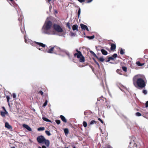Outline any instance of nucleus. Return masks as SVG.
<instances>
[{"instance_id":"63","label":"nucleus","mask_w":148,"mask_h":148,"mask_svg":"<svg viewBox=\"0 0 148 148\" xmlns=\"http://www.w3.org/2000/svg\"><path fill=\"white\" fill-rule=\"evenodd\" d=\"M11 148H15L14 147H12Z\"/></svg>"},{"instance_id":"43","label":"nucleus","mask_w":148,"mask_h":148,"mask_svg":"<svg viewBox=\"0 0 148 148\" xmlns=\"http://www.w3.org/2000/svg\"><path fill=\"white\" fill-rule=\"evenodd\" d=\"M143 92L145 95L147 93V90H143Z\"/></svg>"},{"instance_id":"23","label":"nucleus","mask_w":148,"mask_h":148,"mask_svg":"<svg viewBox=\"0 0 148 148\" xmlns=\"http://www.w3.org/2000/svg\"><path fill=\"white\" fill-rule=\"evenodd\" d=\"M97 123V122L94 120H92L91 121V122L89 123V125H91L94 124V123L96 124Z\"/></svg>"},{"instance_id":"3","label":"nucleus","mask_w":148,"mask_h":148,"mask_svg":"<svg viewBox=\"0 0 148 148\" xmlns=\"http://www.w3.org/2000/svg\"><path fill=\"white\" fill-rule=\"evenodd\" d=\"M52 23L51 21H46L43 26L45 33L50 34L51 32L49 31V30L51 29L52 26Z\"/></svg>"},{"instance_id":"30","label":"nucleus","mask_w":148,"mask_h":148,"mask_svg":"<svg viewBox=\"0 0 148 148\" xmlns=\"http://www.w3.org/2000/svg\"><path fill=\"white\" fill-rule=\"evenodd\" d=\"M86 37L88 38L89 39L91 40L94 38L95 36L94 35H93L91 36H87Z\"/></svg>"},{"instance_id":"2","label":"nucleus","mask_w":148,"mask_h":148,"mask_svg":"<svg viewBox=\"0 0 148 148\" xmlns=\"http://www.w3.org/2000/svg\"><path fill=\"white\" fill-rule=\"evenodd\" d=\"M36 139L37 142L39 143H44L47 147H48L49 145V140L46 139L45 137L42 135L38 136Z\"/></svg>"},{"instance_id":"8","label":"nucleus","mask_w":148,"mask_h":148,"mask_svg":"<svg viewBox=\"0 0 148 148\" xmlns=\"http://www.w3.org/2000/svg\"><path fill=\"white\" fill-rule=\"evenodd\" d=\"M18 20L19 21V23L21 24H22V23L23 18V17L21 13H20L18 15Z\"/></svg>"},{"instance_id":"60","label":"nucleus","mask_w":148,"mask_h":148,"mask_svg":"<svg viewBox=\"0 0 148 148\" xmlns=\"http://www.w3.org/2000/svg\"><path fill=\"white\" fill-rule=\"evenodd\" d=\"M51 0H48V1L49 2H50Z\"/></svg>"},{"instance_id":"51","label":"nucleus","mask_w":148,"mask_h":148,"mask_svg":"<svg viewBox=\"0 0 148 148\" xmlns=\"http://www.w3.org/2000/svg\"><path fill=\"white\" fill-rule=\"evenodd\" d=\"M78 1L81 3L84 2L85 1L84 0H78Z\"/></svg>"},{"instance_id":"24","label":"nucleus","mask_w":148,"mask_h":148,"mask_svg":"<svg viewBox=\"0 0 148 148\" xmlns=\"http://www.w3.org/2000/svg\"><path fill=\"white\" fill-rule=\"evenodd\" d=\"M42 119L44 121H45L47 122H51V121L50 120H49L47 118L45 117H43L42 118Z\"/></svg>"},{"instance_id":"49","label":"nucleus","mask_w":148,"mask_h":148,"mask_svg":"<svg viewBox=\"0 0 148 148\" xmlns=\"http://www.w3.org/2000/svg\"><path fill=\"white\" fill-rule=\"evenodd\" d=\"M92 0H88V1H86V3H90L91 2Z\"/></svg>"},{"instance_id":"33","label":"nucleus","mask_w":148,"mask_h":148,"mask_svg":"<svg viewBox=\"0 0 148 148\" xmlns=\"http://www.w3.org/2000/svg\"><path fill=\"white\" fill-rule=\"evenodd\" d=\"M125 52L124 51V50L122 49H121L120 51V53L121 55H123L124 54Z\"/></svg>"},{"instance_id":"36","label":"nucleus","mask_w":148,"mask_h":148,"mask_svg":"<svg viewBox=\"0 0 148 148\" xmlns=\"http://www.w3.org/2000/svg\"><path fill=\"white\" fill-rule=\"evenodd\" d=\"M38 94H40L42 96L43 94V92L41 90H40L38 92Z\"/></svg>"},{"instance_id":"20","label":"nucleus","mask_w":148,"mask_h":148,"mask_svg":"<svg viewBox=\"0 0 148 148\" xmlns=\"http://www.w3.org/2000/svg\"><path fill=\"white\" fill-rule=\"evenodd\" d=\"M80 26L82 29L84 30H85V28H86V27H87V26L82 24H80Z\"/></svg>"},{"instance_id":"46","label":"nucleus","mask_w":148,"mask_h":148,"mask_svg":"<svg viewBox=\"0 0 148 148\" xmlns=\"http://www.w3.org/2000/svg\"><path fill=\"white\" fill-rule=\"evenodd\" d=\"M66 54L68 56V57H69V58H71L70 56V54L69 53H67V52H66Z\"/></svg>"},{"instance_id":"59","label":"nucleus","mask_w":148,"mask_h":148,"mask_svg":"<svg viewBox=\"0 0 148 148\" xmlns=\"http://www.w3.org/2000/svg\"><path fill=\"white\" fill-rule=\"evenodd\" d=\"M107 148H112L110 146H108L107 147Z\"/></svg>"},{"instance_id":"22","label":"nucleus","mask_w":148,"mask_h":148,"mask_svg":"<svg viewBox=\"0 0 148 148\" xmlns=\"http://www.w3.org/2000/svg\"><path fill=\"white\" fill-rule=\"evenodd\" d=\"M21 30L23 34H24V33H25V30L24 26H23L22 27L21 26Z\"/></svg>"},{"instance_id":"38","label":"nucleus","mask_w":148,"mask_h":148,"mask_svg":"<svg viewBox=\"0 0 148 148\" xmlns=\"http://www.w3.org/2000/svg\"><path fill=\"white\" fill-rule=\"evenodd\" d=\"M136 116H140L141 115V114L139 112H137L136 113Z\"/></svg>"},{"instance_id":"42","label":"nucleus","mask_w":148,"mask_h":148,"mask_svg":"<svg viewBox=\"0 0 148 148\" xmlns=\"http://www.w3.org/2000/svg\"><path fill=\"white\" fill-rule=\"evenodd\" d=\"M12 96L15 99L16 98V95L15 93H13Z\"/></svg>"},{"instance_id":"5","label":"nucleus","mask_w":148,"mask_h":148,"mask_svg":"<svg viewBox=\"0 0 148 148\" xmlns=\"http://www.w3.org/2000/svg\"><path fill=\"white\" fill-rule=\"evenodd\" d=\"M54 53L55 54H57L58 53L63 51V50L59 47L56 46H54Z\"/></svg>"},{"instance_id":"9","label":"nucleus","mask_w":148,"mask_h":148,"mask_svg":"<svg viewBox=\"0 0 148 148\" xmlns=\"http://www.w3.org/2000/svg\"><path fill=\"white\" fill-rule=\"evenodd\" d=\"M82 54L81 52L80 51H77V53H75L74 55V56L77 57V58H79L81 56H82Z\"/></svg>"},{"instance_id":"58","label":"nucleus","mask_w":148,"mask_h":148,"mask_svg":"<svg viewBox=\"0 0 148 148\" xmlns=\"http://www.w3.org/2000/svg\"><path fill=\"white\" fill-rule=\"evenodd\" d=\"M68 28H69V29H71V26H69V27H68Z\"/></svg>"},{"instance_id":"28","label":"nucleus","mask_w":148,"mask_h":148,"mask_svg":"<svg viewBox=\"0 0 148 148\" xmlns=\"http://www.w3.org/2000/svg\"><path fill=\"white\" fill-rule=\"evenodd\" d=\"M69 35L71 36H74L75 35V34L71 32L69 33Z\"/></svg>"},{"instance_id":"11","label":"nucleus","mask_w":148,"mask_h":148,"mask_svg":"<svg viewBox=\"0 0 148 148\" xmlns=\"http://www.w3.org/2000/svg\"><path fill=\"white\" fill-rule=\"evenodd\" d=\"M23 126L28 131H32V130L31 128L27 125L26 124H23Z\"/></svg>"},{"instance_id":"1","label":"nucleus","mask_w":148,"mask_h":148,"mask_svg":"<svg viewBox=\"0 0 148 148\" xmlns=\"http://www.w3.org/2000/svg\"><path fill=\"white\" fill-rule=\"evenodd\" d=\"M133 82L135 87H138L141 88L145 87L146 84V82H145L144 78L139 77L138 75H135L133 77Z\"/></svg>"},{"instance_id":"7","label":"nucleus","mask_w":148,"mask_h":148,"mask_svg":"<svg viewBox=\"0 0 148 148\" xmlns=\"http://www.w3.org/2000/svg\"><path fill=\"white\" fill-rule=\"evenodd\" d=\"M117 57V55L116 53L114 54L112 56H111L109 57L108 58V59L107 60H106V62H109L110 60H114V58H116Z\"/></svg>"},{"instance_id":"19","label":"nucleus","mask_w":148,"mask_h":148,"mask_svg":"<svg viewBox=\"0 0 148 148\" xmlns=\"http://www.w3.org/2000/svg\"><path fill=\"white\" fill-rule=\"evenodd\" d=\"M90 52L94 57L96 58L97 59H98V57L97 56L94 52L92 51H90Z\"/></svg>"},{"instance_id":"21","label":"nucleus","mask_w":148,"mask_h":148,"mask_svg":"<svg viewBox=\"0 0 148 148\" xmlns=\"http://www.w3.org/2000/svg\"><path fill=\"white\" fill-rule=\"evenodd\" d=\"M136 64L138 66H142L144 64V63H141L139 61H137L136 62Z\"/></svg>"},{"instance_id":"56","label":"nucleus","mask_w":148,"mask_h":148,"mask_svg":"<svg viewBox=\"0 0 148 148\" xmlns=\"http://www.w3.org/2000/svg\"><path fill=\"white\" fill-rule=\"evenodd\" d=\"M144 57H145V58H147V56H145Z\"/></svg>"},{"instance_id":"54","label":"nucleus","mask_w":148,"mask_h":148,"mask_svg":"<svg viewBox=\"0 0 148 148\" xmlns=\"http://www.w3.org/2000/svg\"><path fill=\"white\" fill-rule=\"evenodd\" d=\"M86 29V30H87V31H89V29H88V28L87 27H87H86V28H85V30Z\"/></svg>"},{"instance_id":"26","label":"nucleus","mask_w":148,"mask_h":148,"mask_svg":"<svg viewBox=\"0 0 148 148\" xmlns=\"http://www.w3.org/2000/svg\"><path fill=\"white\" fill-rule=\"evenodd\" d=\"M80 13H81V9L79 8V10H78V13H77L78 18H79V16H80Z\"/></svg>"},{"instance_id":"52","label":"nucleus","mask_w":148,"mask_h":148,"mask_svg":"<svg viewBox=\"0 0 148 148\" xmlns=\"http://www.w3.org/2000/svg\"><path fill=\"white\" fill-rule=\"evenodd\" d=\"M5 134L7 135V136H8V135H9V132H5Z\"/></svg>"},{"instance_id":"25","label":"nucleus","mask_w":148,"mask_h":148,"mask_svg":"<svg viewBox=\"0 0 148 148\" xmlns=\"http://www.w3.org/2000/svg\"><path fill=\"white\" fill-rule=\"evenodd\" d=\"M45 128L44 127H40L38 128L37 130L38 131H43L45 130Z\"/></svg>"},{"instance_id":"37","label":"nucleus","mask_w":148,"mask_h":148,"mask_svg":"<svg viewBox=\"0 0 148 148\" xmlns=\"http://www.w3.org/2000/svg\"><path fill=\"white\" fill-rule=\"evenodd\" d=\"M47 100H46L45 102L43 104V106L45 107L47 104Z\"/></svg>"},{"instance_id":"50","label":"nucleus","mask_w":148,"mask_h":148,"mask_svg":"<svg viewBox=\"0 0 148 148\" xmlns=\"http://www.w3.org/2000/svg\"><path fill=\"white\" fill-rule=\"evenodd\" d=\"M66 26L68 27H69L70 26V23L69 22H68L66 23Z\"/></svg>"},{"instance_id":"15","label":"nucleus","mask_w":148,"mask_h":148,"mask_svg":"<svg viewBox=\"0 0 148 148\" xmlns=\"http://www.w3.org/2000/svg\"><path fill=\"white\" fill-rule=\"evenodd\" d=\"M79 61L81 62H85V59L84 57L82 55V56H81L80 58Z\"/></svg>"},{"instance_id":"61","label":"nucleus","mask_w":148,"mask_h":148,"mask_svg":"<svg viewBox=\"0 0 148 148\" xmlns=\"http://www.w3.org/2000/svg\"><path fill=\"white\" fill-rule=\"evenodd\" d=\"M76 51L77 52V51H78L77 49L76 50Z\"/></svg>"},{"instance_id":"31","label":"nucleus","mask_w":148,"mask_h":148,"mask_svg":"<svg viewBox=\"0 0 148 148\" xmlns=\"http://www.w3.org/2000/svg\"><path fill=\"white\" fill-rule=\"evenodd\" d=\"M122 69L124 71L126 72L127 71V68L125 66H122Z\"/></svg>"},{"instance_id":"27","label":"nucleus","mask_w":148,"mask_h":148,"mask_svg":"<svg viewBox=\"0 0 148 148\" xmlns=\"http://www.w3.org/2000/svg\"><path fill=\"white\" fill-rule=\"evenodd\" d=\"M83 125L84 127H86L87 125V123L86 122L84 121L83 122Z\"/></svg>"},{"instance_id":"41","label":"nucleus","mask_w":148,"mask_h":148,"mask_svg":"<svg viewBox=\"0 0 148 148\" xmlns=\"http://www.w3.org/2000/svg\"><path fill=\"white\" fill-rule=\"evenodd\" d=\"M98 119L100 121L102 124H103L104 123V122L100 118H99Z\"/></svg>"},{"instance_id":"55","label":"nucleus","mask_w":148,"mask_h":148,"mask_svg":"<svg viewBox=\"0 0 148 148\" xmlns=\"http://www.w3.org/2000/svg\"><path fill=\"white\" fill-rule=\"evenodd\" d=\"M42 90L43 91H46V90H47V89H45V90L44 89H43V88H42Z\"/></svg>"},{"instance_id":"47","label":"nucleus","mask_w":148,"mask_h":148,"mask_svg":"<svg viewBox=\"0 0 148 148\" xmlns=\"http://www.w3.org/2000/svg\"><path fill=\"white\" fill-rule=\"evenodd\" d=\"M95 62L96 63V64L97 65L98 67L99 68L100 67V65L96 61H95Z\"/></svg>"},{"instance_id":"44","label":"nucleus","mask_w":148,"mask_h":148,"mask_svg":"<svg viewBox=\"0 0 148 148\" xmlns=\"http://www.w3.org/2000/svg\"><path fill=\"white\" fill-rule=\"evenodd\" d=\"M24 38L25 39V42H26V43H28L27 40L26 38V36L25 35V36H24Z\"/></svg>"},{"instance_id":"10","label":"nucleus","mask_w":148,"mask_h":148,"mask_svg":"<svg viewBox=\"0 0 148 148\" xmlns=\"http://www.w3.org/2000/svg\"><path fill=\"white\" fill-rule=\"evenodd\" d=\"M34 44H36L40 46L44 47H45L46 45L43 44L42 43L39 42H33L32 43V45H34Z\"/></svg>"},{"instance_id":"53","label":"nucleus","mask_w":148,"mask_h":148,"mask_svg":"<svg viewBox=\"0 0 148 148\" xmlns=\"http://www.w3.org/2000/svg\"><path fill=\"white\" fill-rule=\"evenodd\" d=\"M86 29V30H87V31H89V29H88V28L87 27H87H86V28H85V30Z\"/></svg>"},{"instance_id":"18","label":"nucleus","mask_w":148,"mask_h":148,"mask_svg":"<svg viewBox=\"0 0 148 148\" xmlns=\"http://www.w3.org/2000/svg\"><path fill=\"white\" fill-rule=\"evenodd\" d=\"M101 51L103 54L104 55H106L108 54L106 50L104 49H101Z\"/></svg>"},{"instance_id":"57","label":"nucleus","mask_w":148,"mask_h":148,"mask_svg":"<svg viewBox=\"0 0 148 148\" xmlns=\"http://www.w3.org/2000/svg\"><path fill=\"white\" fill-rule=\"evenodd\" d=\"M11 129H12V127L10 125V130H11Z\"/></svg>"},{"instance_id":"64","label":"nucleus","mask_w":148,"mask_h":148,"mask_svg":"<svg viewBox=\"0 0 148 148\" xmlns=\"http://www.w3.org/2000/svg\"><path fill=\"white\" fill-rule=\"evenodd\" d=\"M73 148H76L75 147H73Z\"/></svg>"},{"instance_id":"45","label":"nucleus","mask_w":148,"mask_h":148,"mask_svg":"<svg viewBox=\"0 0 148 148\" xmlns=\"http://www.w3.org/2000/svg\"><path fill=\"white\" fill-rule=\"evenodd\" d=\"M145 107L147 108L148 107V101H146L145 103Z\"/></svg>"},{"instance_id":"13","label":"nucleus","mask_w":148,"mask_h":148,"mask_svg":"<svg viewBox=\"0 0 148 148\" xmlns=\"http://www.w3.org/2000/svg\"><path fill=\"white\" fill-rule=\"evenodd\" d=\"M60 118L62 120L64 123H66L67 122V120L64 116L62 115H61L60 116Z\"/></svg>"},{"instance_id":"32","label":"nucleus","mask_w":148,"mask_h":148,"mask_svg":"<svg viewBox=\"0 0 148 148\" xmlns=\"http://www.w3.org/2000/svg\"><path fill=\"white\" fill-rule=\"evenodd\" d=\"M45 132L46 134L48 136H50L51 135V134L49 131L46 130L45 131Z\"/></svg>"},{"instance_id":"35","label":"nucleus","mask_w":148,"mask_h":148,"mask_svg":"<svg viewBox=\"0 0 148 148\" xmlns=\"http://www.w3.org/2000/svg\"><path fill=\"white\" fill-rule=\"evenodd\" d=\"M98 59H99L100 61L103 62L104 60V59L102 57H101L99 58H98Z\"/></svg>"},{"instance_id":"16","label":"nucleus","mask_w":148,"mask_h":148,"mask_svg":"<svg viewBox=\"0 0 148 148\" xmlns=\"http://www.w3.org/2000/svg\"><path fill=\"white\" fill-rule=\"evenodd\" d=\"M54 47H53L49 49L47 52L49 53H52L53 52L54 53Z\"/></svg>"},{"instance_id":"48","label":"nucleus","mask_w":148,"mask_h":148,"mask_svg":"<svg viewBox=\"0 0 148 148\" xmlns=\"http://www.w3.org/2000/svg\"><path fill=\"white\" fill-rule=\"evenodd\" d=\"M38 148H46V147L45 146V145H42V147H40L39 146V147H38Z\"/></svg>"},{"instance_id":"39","label":"nucleus","mask_w":148,"mask_h":148,"mask_svg":"<svg viewBox=\"0 0 148 148\" xmlns=\"http://www.w3.org/2000/svg\"><path fill=\"white\" fill-rule=\"evenodd\" d=\"M6 98H7V101L8 102V105L9 106V97L7 96Z\"/></svg>"},{"instance_id":"17","label":"nucleus","mask_w":148,"mask_h":148,"mask_svg":"<svg viewBox=\"0 0 148 148\" xmlns=\"http://www.w3.org/2000/svg\"><path fill=\"white\" fill-rule=\"evenodd\" d=\"M64 130L65 135L67 136L69 132L68 129L67 128H66L64 129Z\"/></svg>"},{"instance_id":"4","label":"nucleus","mask_w":148,"mask_h":148,"mask_svg":"<svg viewBox=\"0 0 148 148\" xmlns=\"http://www.w3.org/2000/svg\"><path fill=\"white\" fill-rule=\"evenodd\" d=\"M53 29L58 32L62 33L63 30L60 25L56 24H54L53 25Z\"/></svg>"},{"instance_id":"12","label":"nucleus","mask_w":148,"mask_h":148,"mask_svg":"<svg viewBox=\"0 0 148 148\" xmlns=\"http://www.w3.org/2000/svg\"><path fill=\"white\" fill-rule=\"evenodd\" d=\"M116 48V45L115 44L112 43L111 45L110 49L111 50L114 51Z\"/></svg>"},{"instance_id":"34","label":"nucleus","mask_w":148,"mask_h":148,"mask_svg":"<svg viewBox=\"0 0 148 148\" xmlns=\"http://www.w3.org/2000/svg\"><path fill=\"white\" fill-rule=\"evenodd\" d=\"M55 122L58 125L60 124L61 122L59 120H55Z\"/></svg>"},{"instance_id":"62","label":"nucleus","mask_w":148,"mask_h":148,"mask_svg":"<svg viewBox=\"0 0 148 148\" xmlns=\"http://www.w3.org/2000/svg\"><path fill=\"white\" fill-rule=\"evenodd\" d=\"M13 0H10V1H13Z\"/></svg>"},{"instance_id":"14","label":"nucleus","mask_w":148,"mask_h":148,"mask_svg":"<svg viewBox=\"0 0 148 148\" xmlns=\"http://www.w3.org/2000/svg\"><path fill=\"white\" fill-rule=\"evenodd\" d=\"M72 29L73 31H78V26L77 25H74L72 26Z\"/></svg>"},{"instance_id":"40","label":"nucleus","mask_w":148,"mask_h":148,"mask_svg":"<svg viewBox=\"0 0 148 148\" xmlns=\"http://www.w3.org/2000/svg\"><path fill=\"white\" fill-rule=\"evenodd\" d=\"M116 72H117L120 75H122L121 72V71L119 70H117L116 71Z\"/></svg>"},{"instance_id":"29","label":"nucleus","mask_w":148,"mask_h":148,"mask_svg":"<svg viewBox=\"0 0 148 148\" xmlns=\"http://www.w3.org/2000/svg\"><path fill=\"white\" fill-rule=\"evenodd\" d=\"M5 127L8 129H9V124L8 122L5 123Z\"/></svg>"},{"instance_id":"6","label":"nucleus","mask_w":148,"mask_h":148,"mask_svg":"<svg viewBox=\"0 0 148 148\" xmlns=\"http://www.w3.org/2000/svg\"><path fill=\"white\" fill-rule=\"evenodd\" d=\"M2 108L3 109L4 111H1L0 114L3 117H5L6 115H8V112L5 110V107L3 106L2 107Z\"/></svg>"}]
</instances>
